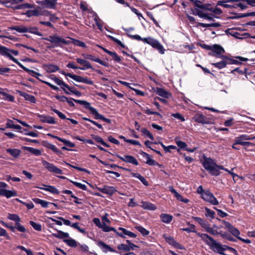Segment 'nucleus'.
Wrapping results in <instances>:
<instances>
[{
  "label": "nucleus",
  "instance_id": "2eb2a0df",
  "mask_svg": "<svg viewBox=\"0 0 255 255\" xmlns=\"http://www.w3.org/2000/svg\"><path fill=\"white\" fill-rule=\"evenodd\" d=\"M38 117L42 122L50 124H54L56 123L54 119L51 117L41 115H38Z\"/></svg>",
  "mask_w": 255,
  "mask_h": 255
},
{
  "label": "nucleus",
  "instance_id": "b1692460",
  "mask_svg": "<svg viewBox=\"0 0 255 255\" xmlns=\"http://www.w3.org/2000/svg\"><path fill=\"white\" fill-rule=\"evenodd\" d=\"M212 50L217 55L221 54L225 52V50L221 46L215 44L212 47Z\"/></svg>",
  "mask_w": 255,
  "mask_h": 255
},
{
  "label": "nucleus",
  "instance_id": "5fc2aeb1",
  "mask_svg": "<svg viewBox=\"0 0 255 255\" xmlns=\"http://www.w3.org/2000/svg\"><path fill=\"white\" fill-rule=\"evenodd\" d=\"M163 148L165 152H170L171 149H175L176 147L174 145H169L168 146H165L162 142L159 143Z\"/></svg>",
  "mask_w": 255,
  "mask_h": 255
},
{
  "label": "nucleus",
  "instance_id": "20e7f679",
  "mask_svg": "<svg viewBox=\"0 0 255 255\" xmlns=\"http://www.w3.org/2000/svg\"><path fill=\"white\" fill-rule=\"evenodd\" d=\"M4 48L6 49L5 53H0V54L2 55L6 56L8 57L10 60H12L14 63L17 64L20 67L23 69L24 71L29 72L33 76L35 77H37L38 76H40V74L38 73L35 72L32 70H30L25 67H24L23 65H22L16 59L13 57L11 54H14L16 56L18 54V51L17 50H10L9 49L7 48L6 47L4 46Z\"/></svg>",
  "mask_w": 255,
  "mask_h": 255
},
{
  "label": "nucleus",
  "instance_id": "393cba45",
  "mask_svg": "<svg viewBox=\"0 0 255 255\" xmlns=\"http://www.w3.org/2000/svg\"><path fill=\"white\" fill-rule=\"evenodd\" d=\"M160 217L162 221L165 223H169L172 220V216L166 214H161Z\"/></svg>",
  "mask_w": 255,
  "mask_h": 255
},
{
  "label": "nucleus",
  "instance_id": "052dcab7",
  "mask_svg": "<svg viewBox=\"0 0 255 255\" xmlns=\"http://www.w3.org/2000/svg\"><path fill=\"white\" fill-rule=\"evenodd\" d=\"M171 116L176 119L180 120L182 122H184L185 121L184 118L179 113L172 114Z\"/></svg>",
  "mask_w": 255,
  "mask_h": 255
},
{
  "label": "nucleus",
  "instance_id": "9b49d317",
  "mask_svg": "<svg viewBox=\"0 0 255 255\" xmlns=\"http://www.w3.org/2000/svg\"><path fill=\"white\" fill-rule=\"evenodd\" d=\"M118 230L121 231V232H117V234L119 236H120L122 238H125V235H127L131 238H135L136 237V235L135 234H134L133 233H132L129 231L126 230L125 228L120 227V228H119Z\"/></svg>",
  "mask_w": 255,
  "mask_h": 255
},
{
  "label": "nucleus",
  "instance_id": "a18cd8bd",
  "mask_svg": "<svg viewBox=\"0 0 255 255\" xmlns=\"http://www.w3.org/2000/svg\"><path fill=\"white\" fill-rule=\"evenodd\" d=\"M30 225L36 231H41V226L40 224L36 223L33 221H30Z\"/></svg>",
  "mask_w": 255,
  "mask_h": 255
},
{
  "label": "nucleus",
  "instance_id": "7ed1b4c3",
  "mask_svg": "<svg viewBox=\"0 0 255 255\" xmlns=\"http://www.w3.org/2000/svg\"><path fill=\"white\" fill-rule=\"evenodd\" d=\"M203 166L210 174L216 176L220 175V170L224 169L223 166L217 165L214 161L210 158H206L204 159L203 162Z\"/></svg>",
  "mask_w": 255,
  "mask_h": 255
},
{
  "label": "nucleus",
  "instance_id": "603ef678",
  "mask_svg": "<svg viewBox=\"0 0 255 255\" xmlns=\"http://www.w3.org/2000/svg\"><path fill=\"white\" fill-rule=\"evenodd\" d=\"M15 229H16L18 231L24 233L26 232L25 228L21 225L19 222L15 223V226L14 227Z\"/></svg>",
  "mask_w": 255,
  "mask_h": 255
},
{
  "label": "nucleus",
  "instance_id": "8fccbe9b",
  "mask_svg": "<svg viewBox=\"0 0 255 255\" xmlns=\"http://www.w3.org/2000/svg\"><path fill=\"white\" fill-rule=\"evenodd\" d=\"M195 226L194 225H191L190 227L189 228H183L181 230L184 231H186L188 233H197V234L198 233H197L196 231L195 230Z\"/></svg>",
  "mask_w": 255,
  "mask_h": 255
},
{
  "label": "nucleus",
  "instance_id": "1a4fd4ad",
  "mask_svg": "<svg viewBox=\"0 0 255 255\" xmlns=\"http://www.w3.org/2000/svg\"><path fill=\"white\" fill-rule=\"evenodd\" d=\"M42 163L43 166H44V167L49 171L56 174H62V171L55 166L53 164L50 163L45 160H43Z\"/></svg>",
  "mask_w": 255,
  "mask_h": 255
},
{
  "label": "nucleus",
  "instance_id": "4d7b16f0",
  "mask_svg": "<svg viewBox=\"0 0 255 255\" xmlns=\"http://www.w3.org/2000/svg\"><path fill=\"white\" fill-rule=\"evenodd\" d=\"M82 56L86 59H89V60L95 61V62H96V60H97V59H98V58H96V57H95L92 55H90V54H83Z\"/></svg>",
  "mask_w": 255,
  "mask_h": 255
},
{
  "label": "nucleus",
  "instance_id": "864d4df0",
  "mask_svg": "<svg viewBox=\"0 0 255 255\" xmlns=\"http://www.w3.org/2000/svg\"><path fill=\"white\" fill-rule=\"evenodd\" d=\"M71 182H72L74 185H75L77 187H78L82 190H86L87 189L86 185L85 184H82L80 183L73 181H71Z\"/></svg>",
  "mask_w": 255,
  "mask_h": 255
},
{
  "label": "nucleus",
  "instance_id": "c85d7f7f",
  "mask_svg": "<svg viewBox=\"0 0 255 255\" xmlns=\"http://www.w3.org/2000/svg\"><path fill=\"white\" fill-rule=\"evenodd\" d=\"M23 148L26 150H27L28 151L30 152V153L33 154L37 156L40 155L41 154V151L39 149L26 146L23 147Z\"/></svg>",
  "mask_w": 255,
  "mask_h": 255
},
{
  "label": "nucleus",
  "instance_id": "9d476101",
  "mask_svg": "<svg viewBox=\"0 0 255 255\" xmlns=\"http://www.w3.org/2000/svg\"><path fill=\"white\" fill-rule=\"evenodd\" d=\"M117 156L123 161L131 163L135 165H138L137 160L132 156L124 155V156L117 155Z\"/></svg>",
  "mask_w": 255,
  "mask_h": 255
},
{
  "label": "nucleus",
  "instance_id": "338daca9",
  "mask_svg": "<svg viewBox=\"0 0 255 255\" xmlns=\"http://www.w3.org/2000/svg\"><path fill=\"white\" fill-rule=\"evenodd\" d=\"M176 144L179 147L181 148H184L185 149L187 146V144L185 142L182 141H177Z\"/></svg>",
  "mask_w": 255,
  "mask_h": 255
},
{
  "label": "nucleus",
  "instance_id": "4468645a",
  "mask_svg": "<svg viewBox=\"0 0 255 255\" xmlns=\"http://www.w3.org/2000/svg\"><path fill=\"white\" fill-rule=\"evenodd\" d=\"M77 63L83 66V67H79V69L84 70L86 69H94L90 62L85 59L77 58L76 59Z\"/></svg>",
  "mask_w": 255,
  "mask_h": 255
},
{
  "label": "nucleus",
  "instance_id": "774afa93",
  "mask_svg": "<svg viewBox=\"0 0 255 255\" xmlns=\"http://www.w3.org/2000/svg\"><path fill=\"white\" fill-rule=\"evenodd\" d=\"M73 43L75 45H76L77 46L82 47H85L86 44L83 42H82L81 41L78 40H73Z\"/></svg>",
  "mask_w": 255,
  "mask_h": 255
},
{
  "label": "nucleus",
  "instance_id": "412c9836",
  "mask_svg": "<svg viewBox=\"0 0 255 255\" xmlns=\"http://www.w3.org/2000/svg\"><path fill=\"white\" fill-rule=\"evenodd\" d=\"M19 94L20 95L24 97L26 100L29 101L32 103H35L36 102V99L33 96L30 95L23 92H20Z\"/></svg>",
  "mask_w": 255,
  "mask_h": 255
},
{
  "label": "nucleus",
  "instance_id": "79ce46f5",
  "mask_svg": "<svg viewBox=\"0 0 255 255\" xmlns=\"http://www.w3.org/2000/svg\"><path fill=\"white\" fill-rule=\"evenodd\" d=\"M8 218L12 221H14L15 223L19 222L20 221V219L18 215L14 214H9L8 216Z\"/></svg>",
  "mask_w": 255,
  "mask_h": 255
},
{
  "label": "nucleus",
  "instance_id": "c756f323",
  "mask_svg": "<svg viewBox=\"0 0 255 255\" xmlns=\"http://www.w3.org/2000/svg\"><path fill=\"white\" fill-rule=\"evenodd\" d=\"M27 32L31 33L36 34L38 36H42V34L41 32L38 31V28L36 27H27Z\"/></svg>",
  "mask_w": 255,
  "mask_h": 255
},
{
  "label": "nucleus",
  "instance_id": "ddd939ff",
  "mask_svg": "<svg viewBox=\"0 0 255 255\" xmlns=\"http://www.w3.org/2000/svg\"><path fill=\"white\" fill-rule=\"evenodd\" d=\"M0 195L6 197L7 198L17 196L15 191L8 190L4 189H0Z\"/></svg>",
  "mask_w": 255,
  "mask_h": 255
},
{
  "label": "nucleus",
  "instance_id": "5701e85b",
  "mask_svg": "<svg viewBox=\"0 0 255 255\" xmlns=\"http://www.w3.org/2000/svg\"><path fill=\"white\" fill-rule=\"evenodd\" d=\"M44 67L45 70L49 73L54 72L59 70V67L57 65L53 64L46 65L44 66Z\"/></svg>",
  "mask_w": 255,
  "mask_h": 255
},
{
  "label": "nucleus",
  "instance_id": "49530a36",
  "mask_svg": "<svg viewBox=\"0 0 255 255\" xmlns=\"http://www.w3.org/2000/svg\"><path fill=\"white\" fill-rule=\"evenodd\" d=\"M109 55L111 56V57L115 61L118 63L121 62V58L115 52L111 51L110 53H109Z\"/></svg>",
  "mask_w": 255,
  "mask_h": 255
},
{
  "label": "nucleus",
  "instance_id": "a211bd4d",
  "mask_svg": "<svg viewBox=\"0 0 255 255\" xmlns=\"http://www.w3.org/2000/svg\"><path fill=\"white\" fill-rule=\"evenodd\" d=\"M194 119L195 122L201 123L202 124H208V120L202 114H197L194 117Z\"/></svg>",
  "mask_w": 255,
  "mask_h": 255
},
{
  "label": "nucleus",
  "instance_id": "13d9d810",
  "mask_svg": "<svg viewBox=\"0 0 255 255\" xmlns=\"http://www.w3.org/2000/svg\"><path fill=\"white\" fill-rule=\"evenodd\" d=\"M118 249L120 250H123L126 252L129 251V248L126 244H120L118 246Z\"/></svg>",
  "mask_w": 255,
  "mask_h": 255
},
{
  "label": "nucleus",
  "instance_id": "0eeeda50",
  "mask_svg": "<svg viewBox=\"0 0 255 255\" xmlns=\"http://www.w3.org/2000/svg\"><path fill=\"white\" fill-rule=\"evenodd\" d=\"M45 39L59 46H61V44L68 45L71 42L70 41L66 40L56 34L50 35L48 38H45Z\"/></svg>",
  "mask_w": 255,
  "mask_h": 255
},
{
  "label": "nucleus",
  "instance_id": "f8f14e48",
  "mask_svg": "<svg viewBox=\"0 0 255 255\" xmlns=\"http://www.w3.org/2000/svg\"><path fill=\"white\" fill-rule=\"evenodd\" d=\"M98 190L103 193L107 194L112 196L117 191L115 188L113 186H104L102 188H99Z\"/></svg>",
  "mask_w": 255,
  "mask_h": 255
},
{
  "label": "nucleus",
  "instance_id": "f3484780",
  "mask_svg": "<svg viewBox=\"0 0 255 255\" xmlns=\"http://www.w3.org/2000/svg\"><path fill=\"white\" fill-rule=\"evenodd\" d=\"M52 236L58 239H63V240L69 237V234L68 233L61 231H57V233H53L52 234Z\"/></svg>",
  "mask_w": 255,
  "mask_h": 255
},
{
  "label": "nucleus",
  "instance_id": "bf43d9fd",
  "mask_svg": "<svg viewBox=\"0 0 255 255\" xmlns=\"http://www.w3.org/2000/svg\"><path fill=\"white\" fill-rule=\"evenodd\" d=\"M52 110L56 114H57L58 115V116H59V117L60 118H61V119H67L66 118V116L63 114V113H62L61 112H60V111H59L58 110H56V109H52Z\"/></svg>",
  "mask_w": 255,
  "mask_h": 255
},
{
  "label": "nucleus",
  "instance_id": "e433bc0d",
  "mask_svg": "<svg viewBox=\"0 0 255 255\" xmlns=\"http://www.w3.org/2000/svg\"><path fill=\"white\" fill-rule=\"evenodd\" d=\"M193 219L197 221L200 225L204 228L207 227V225L208 224V222L205 220L200 217H193Z\"/></svg>",
  "mask_w": 255,
  "mask_h": 255
},
{
  "label": "nucleus",
  "instance_id": "f704fd0d",
  "mask_svg": "<svg viewBox=\"0 0 255 255\" xmlns=\"http://www.w3.org/2000/svg\"><path fill=\"white\" fill-rule=\"evenodd\" d=\"M163 237L169 244L173 246H174L176 243L174 238L170 236L167 235H163Z\"/></svg>",
  "mask_w": 255,
  "mask_h": 255
},
{
  "label": "nucleus",
  "instance_id": "0e129e2a",
  "mask_svg": "<svg viewBox=\"0 0 255 255\" xmlns=\"http://www.w3.org/2000/svg\"><path fill=\"white\" fill-rule=\"evenodd\" d=\"M109 37L111 40L115 42L118 45H120L122 47H125V45L120 40L112 36H109Z\"/></svg>",
  "mask_w": 255,
  "mask_h": 255
},
{
  "label": "nucleus",
  "instance_id": "7c9ffc66",
  "mask_svg": "<svg viewBox=\"0 0 255 255\" xmlns=\"http://www.w3.org/2000/svg\"><path fill=\"white\" fill-rule=\"evenodd\" d=\"M235 144H239L242 145L244 146H249L250 145L253 144V143L248 142V141H245L244 140L241 139L240 138L236 137L235 139Z\"/></svg>",
  "mask_w": 255,
  "mask_h": 255
},
{
  "label": "nucleus",
  "instance_id": "6ab92c4d",
  "mask_svg": "<svg viewBox=\"0 0 255 255\" xmlns=\"http://www.w3.org/2000/svg\"><path fill=\"white\" fill-rule=\"evenodd\" d=\"M6 151L11 156L16 158L18 157L21 153V151L16 148H7L6 149Z\"/></svg>",
  "mask_w": 255,
  "mask_h": 255
},
{
  "label": "nucleus",
  "instance_id": "680f3d73",
  "mask_svg": "<svg viewBox=\"0 0 255 255\" xmlns=\"http://www.w3.org/2000/svg\"><path fill=\"white\" fill-rule=\"evenodd\" d=\"M11 69L7 67H0V74L4 75L5 73H9Z\"/></svg>",
  "mask_w": 255,
  "mask_h": 255
},
{
  "label": "nucleus",
  "instance_id": "4be33fe9",
  "mask_svg": "<svg viewBox=\"0 0 255 255\" xmlns=\"http://www.w3.org/2000/svg\"><path fill=\"white\" fill-rule=\"evenodd\" d=\"M140 206L144 209L155 210L156 207L154 204L147 202H142Z\"/></svg>",
  "mask_w": 255,
  "mask_h": 255
},
{
  "label": "nucleus",
  "instance_id": "c03bdc74",
  "mask_svg": "<svg viewBox=\"0 0 255 255\" xmlns=\"http://www.w3.org/2000/svg\"><path fill=\"white\" fill-rule=\"evenodd\" d=\"M140 131L143 134L147 136L150 139H154L152 134L145 128H142Z\"/></svg>",
  "mask_w": 255,
  "mask_h": 255
},
{
  "label": "nucleus",
  "instance_id": "f03ea898",
  "mask_svg": "<svg viewBox=\"0 0 255 255\" xmlns=\"http://www.w3.org/2000/svg\"><path fill=\"white\" fill-rule=\"evenodd\" d=\"M203 166L210 174L216 176L220 175V170L224 169L223 166L217 165L214 161L210 158H206L204 159L203 162Z\"/></svg>",
  "mask_w": 255,
  "mask_h": 255
},
{
  "label": "nucleus",
  "instance_id": "bb28decb",
  "mask_svg": "<svg viewBox=\"0 0 255 255\" xmlns=\"http://www.w3.org/2000/svg\"><path fill=\"white\" fill-rule=\"evenodd\" d=\"M63 242L65 243L67 245L71 247H76L78 246L77 242L74 239L70 238L68 239H64Z\"/></svg>",
  "mask_w": 255,
  "mask_h": 255
},
{
  "label": "nucleus",
  "instance_id": "a19ab883",
  "mask_svg": "<svg viewBox=\"0 0 255 255\" xmlns=\"http://www.w3.org/2000/svg\"><path fill=\"white\" fill-rule=\"evenodd\" d=\"M45 146L49 148L52 150L53 152L55 153H56L57 154H59L61 153L60 151L54 145L49 143H47Z\"/></svg>",
  "mask_w": 255,
  "mask_h": 255
},
{
  "label": "nucleus",
  "instance_id": "cd10ccee",
  "mask_svg": "<svg viewBox=\"0 0 255 255\" xmlns=\"http://www.w3.org/2000/svg\"><path fill=\"white\" fill-rule=\"evenodd\" d=\"M43 186L45 187V188H44L45 191L50 192L54 194H58L59 193L58 190L54 186L46 185H43Z\"/></svg>",
  "mask_w": 255,
  "mask_h": 255
},
{
  "label": "nucleus",
  "instance_id": "72a5a7b5",
  "mask_svg": "<svg viewBox=\"0 0 255 255\" xmlns=\"http://www.w3.org/2000/svg\"><path fill=\"white\" fill-rule=\"evenodd\" d=\"M25 14L28 17L32 16H38L40 15V12L38 10H29L26 12Z\"/></svg>",
  "mask_w": 255,
  "mask_h": 255
},
{
  "label": "nucleus",
  "instance_id": "dca6fc26",
  "mask_svg": "<svg viewBox=\"0 0 255 255\" xmlns=\"http://www.w3.org/2000/svg\"><path fill=\"white\" fill-rule=\"evenodd\" d=\"M38 3L45 8H55L54 2H52V0H42L38 1Z\"/></svg>",
  "mask_w": 255,
  "mask_h": 255
},
{
  "label": "nucleus",
  "instance_id": "37998d69",
  "mask_svg": "<svg viewBox=\"0 0 255 255\" xmlns=\"http://www.w3.org/2000/svg\"><path fill=\"white\" fill-rule=\"evenodd\" d=\"M135 229L137 230L143 236L148 235L149 233L148 231L141 226H136Z\"/></svg>",
  "mask_w": 255,
  "mask_h": 255
},
{
  "label": "nucleus",
  "instance_id": "a878e982",
  "mask_svg": "<svg viewBox=\"0 0 255 255\" xmlns=\"http://www.w3.org/2000/svg\"><path fill=\"white\" fill-rule=\"evenodd\" d=\"M11 29L16 30L19 33H25L27 32V27L23 25L14 26L12 27Z\"/></svg>",
  "mask_w": 255,
  "mask_h": 255
},
{
  "label": "nucleus",
  "instance_id": "de8ad7c7",
  "mask_svg": "<svg viewBox=\"0 0 255 255\" xmlns=\"http://www.w3.org/2000/svg\"><path fill=\"white\" fill-rule=\"evenodd\" d=\"M71 226L77 230H78L80 233L82 234H85L86 233V232L84 229H81L79 226V223H75L72 224H71Z\"/></svg>",
  "mask_w": 255,
  "mask_h": 255
},
{
  "label": "nucleus",
  "instance_id": "f257e3e1",
  "mask_svg": "<svg viewBox=\"0 0 255 255\" xmlns=\"http://www.w3.org/2000/svg\"><path fill=\"white\" fill-rule=\"evenodd\" d=\"M197 235L209 246L210 249L213 252L221 255H224V252L226 250L227 246H223L217 243L213 238L206 234L198 233Z\"/></svg>",
  "mask_w": 255,
  "mask_h": 255
},
{
  "label": "nucleus",
  "instance_id": "3c124183",
  "mask_svg": "<svg viewBox=\"0 0 255 255\" xmlns=\"http://www.w3.org/2000/svg\"><path fill=\"white\" fill-rule=\"evenodd\" d=\"M234 236L236 237L238 239V237H240L239 236L240 234V231L236 228H235L234 226L232 227V228L230 229L229 231Z\"/></svg>",
  "mask_w": 255,
  "mask_h": 255
},
{
  "label": "nucleus",
  "instance_id": "aec40b11",
  "mask_svg": "<svg viewBox=\"0 0 255 255\" xmlns=\"http://www.w3.org/2000/svg\"><path fill=\"white\" fill-rule=\"evenodd\" d=\"M98 246L100 247H102L103 249V252L105 253H107L108 251L111 252H116V251L110 247L109 245L106 244L102 241H100L98 243Z\"/></svg>",
  "mask_w": 255,
  "mask_h": 255
},
{
  "label": "nucleus",
  "instance_id": "58836bf2",
  "mask_svg": "<svg viewBox=\"0 0 255 255\" xmlns=\"http://www.w3.org/2000/svg\"><path fill=\"white\" fill-rule=\"evenodd\" d=\"M92 137L93 139H94L97 142L101 143L103 145L106 147H109V145L106 143L103 139L98 135H92Z\"/></svg>",
  "mask_w": 255,
  "mask_h": 255
},
{
  "label": "nucleus",
  "instance_id": "6e6d98bb",
  "mask_svg": "<svg viewBox=\"0 0 255 255\" xmlns=\"http://www.w3.org/2000/svg\"><path fill=\"white\" fill-rule=\"evenodd\" d=\"M205 211L206 212V216H209L212 218H214V215L215 214V212L211 210L210 209H209L207 208H205Z\"/></svg>",
  "mask_w": 255,
  "mask_h": 255
},
{
  "label": "nucleus",
  "instance_id": "2f4dec72",
  "mask_svg": "<svg viewBox=\"0 0 255 255\" xmlns=\"http://www.w3.org/2000/svg\"><path fill=\"white\" fill-rule=\"evenodd\" d=\"M157 93L159 96L166 98H168L170 95L165 90L159 88L157 89Z\"/></svg>",
  "mask_w": 255,
  "mask_h": 255
},
{
  "label": "nucleus",
  "instance_id": "4c0bfd02",
  "mask_svg": "<svg viewBox=\"0 0 255 255\" xmlns=\"http://www.w3.org/2000/svg\"><path fill=\"white\" fill-rule=\"evenodd\" d=\"M102 229V230L104 231V232H109L110 231H114L115 232H116L117 233V231H116V230L113 228V227H109L106 223L105 222H104L103 223H102V226L101 227V228Z\"/></svg>",
  "mask_w": 255,
  "mask_h": 255
},
{
  "label": "nucleus",
  "instance_id": "39448f33",
  "mask_svg": "<svg viewBox=\"0 0 255 255\" xmlns=\"http://www.w3.org/2000/svg\"><path fill=\"white\" fill-rule=\"evenodd\" d=\"M75 101L76 103L84 106L86 109H89L91 114L95 116L96 119L102 120L107 123H111V120L110 119L106 118L104 116L100 114L96 109L91 106L90 103L84 100H75Z\"/></svg>",
  "mask_w": 255,
  "mask_h": 255
},
{
  "label": "nucleus",
  "instance_id": "69168bd1",
  "mask_svg": "<svg viewBox=\"0 0 255 255\" xmlns=\"http://www.w3.org/2000/svg\"><path fill=\"white\" fill-rule=\"evenodd\" d=\"M69 91L70 92L74 94L76 96H80L81 95V92L78 91H77V90H76L75 88H74V87H70L69 88Z\"/></svg>",
  "mask_w": 255,
  "mask_h": 255
},
{
  "label": "nucleus",
  "instance_id": "e2e57ef3",
  "mask_svg": "<svg viewBox=\"0 0 255 255\" xmlns=\"http://www.w3.org/2000/svg\"><path fill=\"white\" fill-rule=\"evenodd\" d=\"M205 229L207 232H208L213 235H215L216 234V233H217V231H215V230H213V229L211 228L210 227L209 224L207 225V227L205 228Z\"/></svg>",
  "mask_w": 255,
  "mask_h": 255
},
{
  "label": "nucleus",
  "instance_id": "ea45409f",
  "mask_svg": "<svg viewBox=\"0 0 255 255\" xmlns=\"http://www.w3.org/2000/svg\"><path fill=\"white\" fill-rule=\"evenodd\" d=\"M6 126L9 128H12L16 129H20L21 128V126L18 125H14L13 123V121L11 120H8L6 123Z\"/></svg>",
  "mask_w": 255,
  "mask_h": 255
},
{
  "label": "nucleus",
  "instance_id": "423d86ee",
  "mask_svg": "<svg viewBox=\"0 0 255 255\" xmlns=\"http://www.w3.org/2000/svg\"><path fill=\"white\" fill-rule=\"evenodd\" d=\"M143 41L156 49L162 54L164 53L165 49L163 46L156 39L151 37L143 38Z\"/></svg>",
  "mask_w": 255,
  "mask_h": 255
},
{
  "label": "nucleus",
  "instance_id": "09e8293b",
  "mask_svg": "<svg viewBox=\"0 0 255 255\" xmlns=\"http://www.w3.org/2000/svg\"><path fill=\"white\" fill-rule=\"evenodd\" d=\"M238 137L244 140H253L255 139V136L248 135L247 134H242Z\"/></svg>",
  "mask_w": 255,
  "mask_h": 255
},
{
  "label": "nucleus",
  "instance_id": "473e14b6",
  "mask_svg": "<svg viewBox=\"0 0 255 255\" xmlns=\"http://www.w3.org/2000/svg\"><path fill=\"white\" fill-rule=\"evenodd\" d=\"M230 62L228 61V59L226 61L223 60L222 61L213 63L212 65H214L216 67H217L219 69H222L226 66L227 64H229Z\"/></svg>",
  "mask_w": 255,
  "mask_h": 255
},
{
  "label": "nucleus",
  "instance_id": "c9c22d12",
  "mask_svg": "<svg viewBox=\"0 0 255 255\" xmlns=\"http://www.w3.org/2000/svg\"><path fill=\"white\" fill-rule=\"evenodd\" d=\"M197 14L201 18H206L210 20H213V18L212 16L210 15V14L208 13H204L201 10H198L197 11Z\"/></svg>",
  "mask_w": 255,
  "mask_h": 255
},
{
  "label": "nucleus",
  "instance_id": "6e6552de",
  "mask_svg": "<svg viewBox=\"0 0 255 255\" xmlns=\"http://www.w3.org/2000/svg\"><path fill=\"white\" fill-rule=\"evenodd\" d=\"M202 198L205 201L210 202L214 205H217L219 204L218 201L214 197L213 194L209 191H204L202 194Z\"/></svg>",
  "mask_w": 255,
  "mask_h": 255
}]
</instances>
